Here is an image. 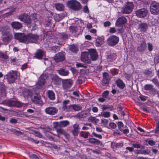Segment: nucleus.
Masks as SVG:
<instances>
[{"mask_svg":"<svg viewBox=\"0 0 159 159\" xmlns=\"http://www.w3.org/2000/svg\"><path fill=\"white\" fill-rule=\"evenodd\" d=\"M52 70L51 69H46L39 78L38 83L36 84L37 87L39 89L42 88L44 85L46 80L52 73Z\"/></svg>","mask_w":159,"mask_h":159,"instance_id":"1","label":"nucleus"},{"mask_svg":"<svg viewBox=\"0 0 159 159\" xmlns=\"http://www.w3.org/2000/svg\"><path fill=\"white\" fill-rule=\"evenodd\" d=\"M67 5L69 8L75 11H79L82 8L81 3L76 0L68 1L67 2Z\"/></svg>","mask_w":159,"mask_h":159,"instance_id":"2","label":"nucleus"},{"mask_svg":"<svg viewBox=\"0 0 159 159\" xmlns=\"http://www.w3.org/2000/svg\"><path fill=\"white\" fill-rule=\"evenodd\" d=\"M150 11L152 14L157 15L159 13V3L153 1L150 4Z\"/></svg>","mask_w":159,"mask_h":159,"instance_id":"3","label":"nucleus"},{"mask_svg":"<svg viewBox=\"0 0 159 159\" xmlns=\"http://www.w3.org/2000/svg\"><path fill=\"white\" fill-rule=\"evenodd\" d=\"M39 36L36 34L29 33L27 34V43H37Z\"/></svg>","mask_w":159,"mask_h":159,"instance_id":"4","label":"nucleus"},{"mask_svg":"<svg viewBox=\"0 0 159 159\" xmlns=\"http://www.w3.org/2000/svg\"><path fill=\"white\" fill-rule=\"evenodd\" d=\"M14 36L15 39L18 40L19 42L27 43V34H25L22 33H15Z\"/></svg>","mask_w":159,"mask_h":159,"instance_id":"5","label":"nucleus"},{"mask_svg":"<svg viewBox=\"0 0 159 159\" xmlns=\"http://www.w3.org/2000/svg\"><path fill=\"white\" fill-rule=\"evenodd\" d=\"M17 71L11 70L6 75L5 77H6L9 83H13L17 78Z\"/></svg>","mask_w":159,"mask_h":159,"instance_id":"6","label":"nucleus"},{"mask_svg":"<svg viewBox=\"0 0 159 159\" xmlns=\"http://www.w3.org/2000/svg\"><path fill=\"white\" fill-rule=\"evenodd\" d=\"M134 4L132 2H128L124 7L122 8L121 12L124 14H128L130 13L134 9Z\"/></svg>","mask_w":159,"mask_h":159,"instance_id":"7","label":"nucleus"},{"mask_svg":"<svg viewBox=\"0 0 159 159\" xmlns=\"http://www.w3.org/2000/svg\"><path fill=\"white\" fill-rule=\"evenodd\" d=\"M17 18L27 25H30L31 23V20L30 16L27 14H21L17 16Z\"/></svg>","mask_w":159,"mask_h":159,"instance_id":"8","label":"nucleus"},{"mask_svg":"<svg viewBox=\"0 0 159 159\" xmlns=\"http://www.w3.org/2000/svg\"><path fill=\"white\" fill-rule=\"evenodd\" d=\"M119 41V38L114 35L110 36L107 39V42L109 46H114L116 45Z\"/></svg>","mask_w":159,"mask_h":159,"instance_id":"9","label":"nucleus"},{"mask_svg":"<svg viewBox=\"0 0 159 159\" xmlns=\"http://www.w3.org/2000/svg\"><path fill=\"white\" fill-rule=\"evenodd\" d=\"M65 52L61 51L56 54L53 58L56 62H58L64 61L65 59Z\"/></svg>","mask_w":159,"mask_h":159,"instance_id":"10","label":"nucleus"},{"mask_svg":"<svg viewBox=\"0 0 159 159\" xmlns=\"http://www.w3.org/2000/svg\"><path fill=\"white\" fill-rule=\"evenodd\" d=\"M12 38V35L9 32H2V40L4 44H6L10 41Z\"/></svg>","mask_w":159,"mask_h":159,"instance_id":"11","label":"nucleus"},{"mask_svg":"<svg viewBox=\"0 0 159 159\" xmlns=\"http://www.w3.org/2000/svg\"><path fill=\"white\" fill-rule=\"evenodd\" d=\"M89 56V52H85L82 53L81 56V61L86 63L90 64L91 60Z\"/></svg>","mask_w":159,"mask_h":159,"instance_id":"12","label":"nucleus"},{"mask_svg":"<svg viewBox=\"0 0 159 159\" xmlns=\"http://www.w3.org/2000/svg\"><path fill=\"white\" fill-rule=\"evenodd\" d=\"M148 13V10L144 8L141 9L136 11V14L137 16L141 18L146 17Z\"/></svg>","mask_w":159,"mask_h":159,"instance_id":"13","label":"nucleus"},{"mask_svg":"<svg viewBox=\"0 0 159 159\" xmlns=\"http://www.w3.org/2000/svg\"><path fill=\"white\" fill-rule=\"evenodd\" d=\"M127 22L126 18L124 16H122L116 20V25L118 27H121Z\"/></svg>","mask_w":159,"mask_h":159,"instance_id":"14","label":"nucleus"},{"mask_svg":"<svg viewBox=\"0 0 159 159\" xmlns=\"http://www.w3.org/2000/svg\"><path fill=\"white\" fill-rule=\"evenodd\" d=\"M58 111V109L56 108L52 107L46 108L45 110L47 114L52 115L56 114Z\"/></svg>","mask_w":159,"mask_h":159,"instance_id":"15","label":"nucleus"},{"mask_svg":"<svg viewBox=\"0 0 159 159\" xmlns=\"http://www.w3.org/2000/svg\"><path fill=\"white\" fill-rule=\"evenodd\" d=\"M109 76L107 72L103 74V79L102 80V84L104 86L108 85L110 81Z\"/></svg>","mask_w":159,"mask_h":159,"instance_id":"16","label":"nucleus"},{"mask_svg":"<svg viewBox=\"0 0 159 159\" xmlns=\"http://www.w3.org/2000/svg\"><path fill=\"white\" fill-rule=\"evenodd\" d=\"M33 102L35 104H40L42 102L40 95L37 93H35L31 97Z\"/></svg>","mask_w":159,"mask_h":159,"instance_id":"17","label":"nucleus"},{"mask_svg":"<svg viewBox=\"0 0 159 159\" xmlns=\"http://www.w3.org/2000/svg\"><path fill=\"white\" fill-rule=\"evenodd\" d=\"M118 126L120 130L123 132L124 134H127L129 132V130L127 127L126 126H124L121 122H119L118 123Z\"/></svg>","mask_w":159,"mask_h":159,"instance_id":"18","label":"nucleus"},{"mask_svg":"<svg viewBox=\"0 0 159 159\" xmlns=\"http://www.w3.org/2000/svg\"><path fill=\"white\" fill-rule=\"evenodd\" d=\"M89 53L91 60L95 61L98 59V56L95 50L94 49L90 50L89 51Z\"/></svg>","mask_w":159,"mask_h":159,"instance_id":"19","label":"nucleus"},{"mask_svg":"<svg viewBox=\"0 0 159 159\" xmlns=\"http://www.w3.org/2000/svg\"><path fill=\"white\" fill-rule=\"evenodd\" d=\"M148 25L146 23H143L139 24L138 29L140 31L143 33L146 31L148 29Z\"/></svg>","mask_w":159,"mask_h":159,"instance_id":"20","label":"nucleus"},{"mask_svg":"<svg viewBox=\"0 0 159 159\" xmlns=\"http://www.w3.org/2000/svg\"><path fill=\"white\" fill-rule=\"evenodd\" d=\"M146 48L147 46L145 41L143 39L140 43L139 44L137 49L139 51L143 52L146 49Z\"/></svg>","mask_w":159,"mask_h":159,"instance_id":"21","label":"nucleus"},{"mask_svg":"<svg viewBox=\"0 0 159 159\" xmlns=\"http://www.w3.org/2000/svg\"><path fill=\"white\" fill-rule=\"evenodd\" d=\"M54 126L58 134H63L64 135H66L67 136H69V135L68 134L66 133L64 130L61 128V127L60 126H58V125L56 124L54 125Z\"/></svg>","mask_w":159,"mask_h":159,"instance_id":"22","label":"nucleus"},{"mask_svg":"<svg viewBox=\"0 0 159 159\" xmlns=\"http://www.w3.org/2000/svg\"><path fill=\"white\" fill-rule=\"evenodd\" d=\"M72 84V82L71 80H66L62 81V87L65 89L70 88Z\"/></svg>","mask_w":159,"mask_h":159,"instance_id":"23","label":"nucleus"},{"mask_svg":"<svg viewBox=\"0 0 159 159\" xmlns=\"http://www.w3.org/2000/svg\"><path fill=\"white\" fill-rule=\"evenodd\" d=\"M12 28L15 30H19L21 29L23 26L21 23L18 21H14L11 23Z\"/></svg>","mask_w":159,"mask_h":159,"instance_id":"24","label":"nucleus"},{"mask_svg":"<svg viewBox=\"0 0 159 159\" xmlns=\"http://www.w3.org/2000/svg\"><path fill=\"white\" fill-rule=\"evenodd\" d=\"M52 17L51 16H47L45 19L44 24L47 26L51 27L52 24Z\"/></svg>","mask_w":159,"mask_h":159,"instance_id":"25","label":"nucleus"},{"mask_svg":"<svg viewBox=\"0 0 159 159\" xmlns=\"http://www.w3.org/2000/svg\"><path fill=\"white\" fill-rule=\"evenodd\" d=\"M89 142L91 143L98 145L102 146V143L99 140L94 138H91L89 139Z\"/></svg>","mask_w":159,"mask_h":159,"instance_id":"26","label":"nucleus"},{"mask_svg":"<svg viewBox=\"0 0 159 159\" xmlns=\"http://www.w3.org/2000/svg\"><path fill=\"white\" fill-rule=\"evenodd\" d=\"M73 127L74 129L72 131V134L74 136H77L79 133V130L80 129L79 125L75 124L73 125Z\"/></svg>","mask_w":159,"mask_h":159,"instance_id":"27","label":"nucleus"},{"mask_svg":"<svg viewBox=\"0 0 159 159\" xmlns=\"http://www.w3.org/2000/svg\"><path fill=\"white\" fill-rule=\"evenodd\" d=\"M65 16V14L62 13L56 14L54 16V20L56 22H59L63 19Z\"/></svg>","mask_w":159,"mask_h":159,"instance_id":"28","label":"nucleus"},{"mask_svg":"<svg viewBox=\"0 0 159 159\" xmlns=\"http://www.w3.org/2000/svg\"><path fill=\"white\" fill-rule=\"evenodd\" d=\"M70 123L68 120H63L60 122H56V124L58 125V126H60L61 127H65L67 125H69Z\"/></svg>","mask_w":159,"mask_h":159,"instance_id":"29","label":"nucleus"},{"mask_svg":"<svg viewBox=\"0 0 159 159\" xmlns=\"http://www.w3.org/2000/svg\"><path fill=\"white\" fill-rule=\"evenodd\" d=\"M43 55V51L41 49H39L34 54V57L36 58L40 59L42 58Z\"/></svg>","mask_w":159,"mask_h":159,"instance_id":"30","label":"nucleus"},{"mask_svg":"<svg viewBox=\"0 0 159 159\" xmlns=\"http://www.w3.org/2000/svg\"><path fill=\"white\" fill-rule=\"evenodd\" d=\"M117 86L120 88L123 89L125 87V84L123 81L120 79H118L116 81Z\"/></svg>","mask_w":159,"mask_h":159,"instance_id":"31","label":"nucleus"},{"mask_svg":"<svg viewBox=\"0 0 159 159\" xmlns=\"http://www.w3.org/2000/svg\"><path fill=\"white\" fill-rule=\"evenodd\" d=\"M104 38L102 37H98L96 40V45L97 47H99L104 43Z\"/></svg>","mask_w":159,"mask_h":159,"instance_id":"32","label":"nucleus"},{"mask_svg":"<svg viewBox=\"0 0 159 159\" xmlns=\"http://www.w3.org/2000/svg\"><path fill=\"white\" fill-rule=\"evenodd\" d=\"M3 104L10 107H13L15 105V101L12 100H8L3 102Z\"/></svg>","mask_w":159,"mask_h":159,"instance_id":"33","label":"nucleus"},{"mask_svg":"<svg viewBox=\"0 0 159 159\" xmlns=\"http://www.w3.org/2000/svg\"><path fill=\"white\" fill-rule=\"evenodd\" d=\"M59 74L62 76H67L69 74L68 71L66 69H60L57 70Z\"/></svg>","mask_w":159,"mask_h":159,"instance_id":"34","label":"nucleus"},{"mask_svg":"<svg viewBox=\"0 0 159 159\" xmlns=\"http://www.w3.org/2000/svg\"><path fill=\"white\" fill-rule=\"evenodd\" d=\"M58 38L61 40H65L68 39V35L64 33H60L58 35Z\"/></svg>","mask_w":159,"mask_h":159,"instance_id":"35","label":"nucleus"},{"mask_svg":"<svg viewBox=\"0 0 159 159\" xmlns=\"http://www.w3.org/2000/svg\"><path fill=\"white\" fill-rule=\"evenodd\" d=\"M47 94L51 100H53L55 99V94L52 91L48 90L47 92Z\"/></svg>","mask_w":159,"mask_h":159,"instance_id":"36","label":"nucleus"},{"mask_svg":"<svg viewBox=\"0 0 159 159\" xmlns=\"http://www.w3.org/2000/svg\"><path fill=\"white\" fill-rule=\"evenodd\" d=\"M61 80V79L56 75H54L52 78V82L54 84H58Z\"/></svg>","mask_w":159,"mask_h":159,"instance_id":"37","label":"nucleus"},{"mask_svg":"<svg viewBox=\"0 0 159 159\" xmlns=\"http://www.w3.org/2000/svg\"><path fill=\"white\" fill-rule=\"evenodd\" d=\"M69 108H72L75 111H79L82 109V107L76 104L70 105L69 106Z\"/></svg>","mask_w":159,"mask_h":159,"instance_id":"38","label":"nucleus"},{"mask_svg":"<svg viewBox=\"0 0 159 159\" xmlns=\"http://www.w3.org/2000/svg\"><path fill=\"white\" fill-rule=\"evenodd\" d=\"M69 49L73 52L76 53L78 51V49L77 47L74 45H71L69 46Z\"/></svg>","mask_w":159,"mask_h":159,"instance_id":"39","label":"nucleus"},{"mask_svg":"<svg viewBox=\"0 0 159 159\" xmlns=\"http://www.w3.org/2000/svg\"><path fill=\"white\" fill-rule=\"evenodd\" d=\"M70 32L72 33H76L78 31V27L77 26H71L69 27Z\"/></svg>","mask_w":159,"mask_h":159,"instance_id":"40","label":"nucleus"},{"mask_svg":"<svg viewBox=\"0 0 159 159\" xmlns=\"http://www.w3.org/2000/svg\"><path fill=\"white\" fill-rule=\"evenodd\" d=\"M56 8L57 10L61 11L64 9V6L60 3L56 4Z\"/></svg>","mask_w":159,"mask_h":159,"instance_id":"41","label":"nucleus"},{"mask_svg":"<svg viewBox=\"0 0 159 159\" xmlns=\"http://www.w3.org/2000/svg\"><path fill=\"white\" fill-rule=\"evenodd\" d=\"M116 58V55L115 54H111L107 55V60L109 61H111Z\"/></svg>","mask_w":159,"mask_h":159,"instance_id":"42","label":"nucleus"},{"mask_svg":"<svg viewBox=\"0 0 159 159\" xmlns=\"http://www.w3.org/2000/svg\"><path fill=\"white\" fill-rule=\"evenodd\" d=\"M110 112L108 111L104 112L102 113V112L100 114L98 115L99 116H101L105 117L108 118L110 116Z\"/></svg>","mask_w":159,"mask_h":159,"instance_id":"43","label":"nucleus"},{"mask_svg":"<svg viewBox=\"0 0 159 159\" xmlns=\"http://www.w3.org/2000/svg\"><path fill=\"white\" fill-rule=\"evenodd\" d=\"M153 86L151 84H147L144 86V89L146 90H151L153 89Z\"/></svg>","mask_w":159,"mask_h":159,"instance_id":"44","label":"nucleus"},{"mask_svg":"<svg viewBox=\"0 0 159 159\" xmlns=\"http://www.w3.org/2000/svg\"><path fill=\"white\" fill-rule=\"evenodd\" d=\"M33 133L34 134L35 136L39 138H42L43 137L42 135L39 132L36 130H33Z\"/></svg>","mask_w":159,"mask_h":159,"instance_id":"45","label":"nucleus"},{"mask_svg":"<svg viewBox=\"0 0 159 159\" xmlns=\"http://www.w3.org/2000/svg\"><path fill=\"white\" fill-rule=\"evenodd\" d=\"M111 144L117 148H120L123 146V144L122 143H112Z\"/></svg>","mask_w":159,"mask_h":159,"instance_id":"46","label":"nucleus"},{"mask_svg":"<svg viewBox=\"0 0 159 159\" xmlns=\"http://www.w3.org/2000/svg\"><path fill=\"white\" fill-rule=\"evenodd\" d=\"M8 57L6 54H4L2 52H0V58L4 59H7Z\"/></svg>","mask_w":159,"mask_h":159,"instance_id":"47","label":"nucleus"},{"mask_svg":"<svg viewBox=\"0 0 159 159\" xmlns=\"http://www.w3.org/2000/svg\"><path fill=\"white\" fill-rule=\"evenodd\" d=\"M113 106H107L106 105L102 106V109L103 111L106 110L107 109L109 108L110 111H112L113 110Z\"/></svg>","mask_w":159,"mask_h":159,"instance_id":"48","label":"nucleus"},{"mask_svg":"<svg viewBox=\"0 0 159 159\" xmlns=\"http://www.w3.org/2000/svg\"><path fill=\"white\" fill-rule=\"evenodd\" d=\"M150 80L152 82L156 85L159 87V82L157 78H154Z\"/></svg>","mask_w":159,"mask_h":159,"instance_id":"49","label":"nucleus"},{"mask_svg":"<svg viewBox=\"0 0 159 159\" xmlns=\"http://www.w3.org/2000/svg\"><path fill=\"white\" fill-rule=\"evenodd\" d=\"M150 151L148 149L146 150H140V154L146 155L149 154Z\"/></svg>","mask_w":159,"mask_h":159,"instance_id":"50","label":"nucleus"},{"mask_svg":"<svg viewBox=\"0 0 159 159\" xmlns=\"http://www.w3.org/2000/svg\"><path fill=\"white\" fill-rule=\"evenodd\" d=\"M69 108H69V106H67L66 105H64V104H62V109L63 111H70Z\"/></svg>","mask_w":159,"mask_h":159,"instance_id":"51","label":"nucleus"},{"mask_svg":"<svg viewBox=\"0 0 159 159\" xmlns=\"http://www.w3.org/2000/svg\"><path fill=\"white\" fill-rule=\"evenodd\" d=\"M76 116L77 118L80 119L85 117V116H84V114L82 111L78 113L76 115Z\"/></svg>","mask_w":159,"mask_h":159,"instance_id":"52","label":"nucleus"},{"mask_svg":"<svg viewBox=\"0 0 159 159\" xmlns=\"http://www.w3.org/2000/svg\"><path fill=\"white\" fill-rule=\"evenodd\" d=\"M88 132H82L80 133L81 137L84 138H87L88 137Z\"/></svg>","mask_w":159,"mask_h":159,"instance_id":"53","label":"nucleus"},{"mask_svg":"<svg viewBox=\"0 0 159 159\" xmlns=\"http://www.w3.org/2000/svg\"><path fill=\"white\" fill-rule=\"evenodd\" d=\"M141 109H142L144 111L147 113H149L150 111V110L149 107H142Z\"/></svg>","mask_w":159,"mask_h":159,"instance_id":"54","label":"nucleus"},{"mask_svg":"<svg viewBox=\"0 0 159 159\" xmlns=\"http://www.w3.org/2000/svg\"><path fill=\"white\" fill-rule=\"evenodd\" d=\"M22 104L19 101H15V105L14 106L16 107H20L22 106Z\"/></svg>","mask_w":159,"mask_h":159,"instance_id":"55","label":"nucleus"},{"mask_svg":"<svg viewBox=\"0 0 159 159\" xmlns=\"http://www.w3.org/2000/svg\"><path fill=\"white\" fill-rule=\"evenodd\" d=\"M52 50L56 52L60 50V47L58 46H53L52 47Z\"/></svg>","mask_w":159,"mask_h":159,"instance_id":"56","label":"nucleus"},{"mask_svg":"<svg viewBox=\"0 0 159 159\" xmlns=\"http://www.w3.org/2000/svg\"><path fill=\"white\" fill-rule=\"evenodd\" d=\"M108 122V120L105 119H103L101 120V123L104 125H107Z\"/></svg>","mask_w":159,"mask_h":159,"instance_id":"57","label":"nucleus"},{"mask_svg":"<svg viewBox=\"0 0 159 159\" xmlns=\"http://www.w3.org/2000/svg\"><path fill=\"white\" fill-rule=\"evenodd\" d=\"M30 159H38V156L35 154H31L29 155Z\"/></svg>","mask_w":159,"mask_h":159,"instance_id":"58","label":"nucleus"},{"mask_svg":"<svg viewBox=\"0 0 159 159\" xmlns=\"http://www.w3.org/2000/svg\"><path fill=\"white\" fill-rule=\"evenodd\" d=\"M148 49L149 51L151 52L153 48H152V44L150 43H148Z\"/></svg>","mask_w":159,"mask_h":159,"instance_id":"59","label":"nucleus"},{"mask_svg":"<svg viewBox=\"0 0 159 159\" xmlns=\"http://www.w3.org/2000/svg\"><path fill=\"white\" fill-rule=\"evenodd\" d=\"M148 143L151 146H153L155 144L156 142L152 140H149L148 141Z\"/></svg>","mask_w":159,"mask_h":159,"instance_id":"60","label":"nucleus"},{"mask_svg":"<svg viewBox=\"0 0 159 159\" xmlns=\"http://www.w3.org/2000/svg\"><path fill=\"white\" fill-rule=\"evenodd\" d=\"M152 71L150 70H145L143 72V73L145 75H150L152 74Z\"/></svg>","mask_w":159,"mask_h":159,"instance_id":"61","label":"nucleus"},{"mask_svg":"<svg viewBox=\"0 0 159 159\" xmlns=\"http://www.w3.org/2000/svg\"><path fill=\"white\" fill-rule=\"evenodd\" d=\"M92 134L95 137L98 138L100 139H102V136L100 134H97L96 133H95V132H93L92 133Z\"/></svg>","mask_w":159,"mask_h":159,"instance_id":"62","label":"nucleus"},{"mask_svg":"<svg viewBox=\"0 0 159 159\" xmlns=\"http://www.w3.org/2000/svg\"><path fill=\"white\" fill-rule=\"evenodd\" d=\"M110 126L112 129H115L116 127V125L113 122H111L109 124Z\"/></svg>","mask_w":159,"mask_h":159,"instance_id":"63","label":"nucleus"},{"mask_svg":"<svg viewBox=\"0 0 159 159\" xmlns=\"http://www.w3.org/2000/svg\"><path fill=\"white\" fill-rule=\"evenodd\" d=\"M155 133L156 134H159V123L158 124L157 123V125L155 129Z\"/></svg>","mask_w":159,"mask_h":159,"instance_id":"64","label":"nucleus"}]
</instances>
